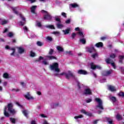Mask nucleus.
I'll use <instances>...</instances> for the list:
<instances>
[{
    "label": "nucleus",
    "mask_w": 124,
    "mask_h": 124,
    "mask_svg": "<svg viewBox=\"0 0 124 124\" xmlns=\"http://www.w3.org/2000/svg\"><path fill=\"white\" fill-rule=\"evenodd\" d=\"M3 78H5V79H8L9 78V74L7 73H5L3 75Z\"/></svg>",
    "instance_id": "24"
},
{
    "label": "nucleus",
    "mask_w": 124,
    "mask_h": 124,
    "mask_svg": "<svg viewBox=\"0 0 124 124\" xmlns=\"http://www.w3.org/2000/svg\"><path fill=\"white\" fill-rule=\"evenodd\" d=\"M95 101L96 102H98V105L96 106L97 108H99V109H101V110H103L104 109V108H103V106H102V101L100 98H95Z\"/></svg>",
    "instance_id": "4"
},
{
    "label": "nucleus",
    "mask_w": 124,
    "mask_h": 124,
    "mask_svg": "<svg viewBox=\"0 0 124 124\" xmlns=\"http://www.w3.org/2000/svg\"><path fill=\"white\" fill-rule=\"evenodd\" d=\"M7 108H8V111L12 114V115H14L16 113L15 109H13V104L12 103L8 104L7 106Z\"/></svg>",
    "instance_id": "3"
},
{
    "label": "nucleus",
    "mask_w": 124,
    "mask_h": 124,
    "mask_svg": "<svg viewBox=\"0 0 124 124\" xmlns=\"http://www.w3.org/2000/svg\"><path fill=\"white\" fill-rule=\"evenodd\" d=\"M106 39H107V37L106 36L101 37V40H102L103 41H104V40H106Z\"/></svg>",
    "instance_id": "50"
},
{
    "label": "nucleus",
    "mask_w": 124,
    "mask_h": 124,
    "mask_svg": "<svg viewBox=\"0 0 124 124\" xmlns=\"http://www.w3.org/2000/svg\"><path fill=\"white\" fill-rule=\"evenodd\" d=\"M37 26H38V27H39L40 28V27H41L42 25H41V23L38 22V23H37Z\"/></svg>",
    "instance_id": "59"
},
{
    "label": "nucleus",
    "mask_w": 124,
    "mask_h": 124,
    "mask_svg": "<svg viewBox=\"0 0 124 124\" xmlns=\"http://www.w3.org/2000/svg\"><path fill=\"white\" fill-rule=\"evenodd\" d=\"M90 65L91 69H93V70H94V69H96V65L93 64V63H91L90 64Z\"/></svg>",
    "instance_id": "23"
},
{
    "label": "nucleus",
    "mask_w": 124,
    "mask_h": 124,
    "mask_svg": "<svg viewBox=\"0 0 124 124\" xmlns=\"http://www.w3.org/2000/svg\"><path fill=\"white\" fill-rule=\"evenodd\" d=\"M53 34H60V32L59 31H54L53 32Z\"/></svg>",
    "instance_id": "58"
},
{
    "label": "nucleus",
    "mask_w": 124,
    "mask_h": 124,
    "mask_svg": "<svg viewBox=\"0 0 124 124\" xmlns=\"http://www.w3.org/2000/svg\"><path fill=\"white\" fill-rule=\"evenodd\" d=\"M97 122H98V120H95V121H93V124H97Z\"/></svg>",
    "instance_id": "63"
},
{
    "label": "nucleus",
    "mask_w": 124,
    "mask_h": 124,
    "mask_svg": "<svg viewBox=\"0 0 124 124\" xmlns=\"http://www.w3.org/2000/svg\"><path fill=\"white\" fill-rule=\"evenodd\" d=\"M86 49L88 52H89V53L90 54H92L93 52H96V50L94 49V47H93V46H87Z\"/></svg>",
    "instance_id": "6"
},
{
    "label": "nucleus",
    "mask_w": 124,
    "mask_h": 124,
    "mask_svg": "<svg viewBox=\"0 0 124 124\" xmlns=\"http://www.w3.org/2000/svg\"><path fill=\"white\" fill-rule=\"evenodd\" d=\"M119 96H122V97H124V93L123 92H121L118 93Z\"/></svg>",
    "instance_id": "38"
},
{
    "label": "nucleus",
    "mask_w": 124,
    "mask_h": 124,
    "mask_svg": "<svg viewBox=\"0 0 124 124\" xmlns=\"http://www.w3.org/2000/svg\"><path fill=\"white\" fill-rule=\"evenodd\" d=\"M11 50L13 51L12 53L10 54L11 56H15V52H16V49L15 48H11Z\"/></svg>",
    "instance_id": "25"
},
{
    "label": "nucleus",
    "mask_w": 124,
    "mask_h": 124,
    "mask_svg": "<svg viewBox=\"0 0 124 124\" xmlns=\"http://www.w3.org/2000/svg\"><path fill=\"white\" fill-rule=\"evenodd\" d=\"M116 118L117 120H118V121H121L123 120V117H122L121 115H120V114H117L116 115Z\"/></svg>",
    "instance_id": "18"
},
{
    "label": "nucleus",
    "mask_w": 124,
    "mask_h": 124,
    "mask_svg": "<svg viewBox=\"0 0 124 124\" xmlns=\"http://www.w3.org/2000/svg\"><path fill=\"white\" fill-rule=\"evenodd\" d=\"M49 68L51 70H55L56 72H60L61 70L59 68V63L54 62L52 64H50L49 66Z\"/></svg>",
    "instance_id": "2"
},
{
    "label": "nucleus",
    "mask_w": 124,
    "mask_h": 124,
    "mask_svg": "<svg viewBox=\"0 0 124 124\" xmlns=\"http://www.w3.org/2000/svg\"><path fill=\"white\" fill-rule=\"evenodd\" d=\"M92 99L89 98L88 100H86V103H90V102H92Z\"/></svg>",
    "instance_id": "51"
},
{
    "label": "nucleus",
    "mask_w": 124,
    "mask_h": 124,
    "mask_svg": "<svg viewBox=\"0 0 124 124\" xmlns=\"http://www.w3.org/2000/svg\"><path fill=\"white\" fill-rule=\"evenodd\" d=\"M48 28H49V29H51L52 30H55V26L54 25H49L48 26Z\"/></svg>",
    "instance_id": "47"
},
{
    "label": "nucleus",
    "mask_w": 124,
    "mask_h": 124,
    "mask_svg": "<svg viewBox=\"0 0 124 124\" xmlns=\"http://www.w3.org/2000/svg\"><path fill=\"white\" fill-rule=\"evenodd\" d=\"M40 115H41V117H42V118H46V116H45V114H40Z\"/></svg>",
    "instance_id": "60"
},
{
    "label": "nucleus",
    "mask_w": 124,
    "mask_h": 124,
    "mask_svg": "<svg viewBox=\"0 0 124 124\" xmlns=\"http://www.w3.org/2000/svg\"><path fill=\"white\" fill-rule=\"evenodd\" d=\"M78 74L80 75H88V72L85 70L79 69L78 70Z\"/></svg>",
    "instance_id": "8"
},
{
    "label": "nucleus",
    "mask_w": 124,
    "mask_h": 124,
    "mask_svg": "<svg viewBox=\"0 0 124 124\" xmlns=\"http://www.w3.org/2000/svg\"><path fill=\"white\" fill-rule=\"evenodd\" d=\"M52 19V17L49 14H46V15L44 16V20H51Z\"/></svg>",
    "instance_id": "11"
},
{
    "label": "nucleus",
    "mask_w": 124,
    "mask_h": 124,
    "mask_svg": "<svg viewBox=\"0 0 124 124\" xmlns=\"http://www.w3.org/2000/svg\"><path fill=\"white\" fill-rule=\"evenodd\" d=\"M119 62L120 63H123V60L124 59V55H119Z\"/></svg>",
    "instance_id": "20"
},
{
    "label": "nucleus",
    "mask_w": 124,
    "mask_h": 124,
    "mask_svg": "<svg viewBox=\"0 0 124 124\" xmlns=\"http://www.w3.org/2000/svg\"><path fill=\"white\" fill-rule=\"evenodd\" d=\"M98 57V54H97V53H94L92 55V57L93 59H95L96 58H97Z\"/></svg>",
    "instance_id": "30"
},
{
    "label": "nucleus",
    "mask_w": 124,
    "mask_h": 124,
    "mask_svg": "<svg viewBox=\"0 0 124 124\" xmlns=\"http://www.w3.org/2000/svg\"><path fill=\"white\" fill-rule=\"evenodd\" d=\"M25 52V49L22 47H18V53L19 54H22V53H24Z\"/></svg>",
    "instance_id": "17"
},
{
    "label": "nucleus",
    "mask_w": 124,
    "mask_h": 124,
    "mask_svg": "<svg viewBox=\"0 0 124 124\" xmlns=\"http://www.w3.org/2000/svg\"><path fill=\"white\" fill-rule=\"evenodd\" d=\"M95 46L97 47V48H101L103 47V43L102 42L97 43L95 45Z\"/></svg>",
    "instance_id": "15"
},
{
    "label": "nucleus",
    "mask_w": 124,
    "mask_h": 124,
    "mask_svg": "<svg viewBox=\"0 0 124 124\" xmlns=\"http://www.w3.org/2000/svg\"><path fill=\"white\" fill-rule=\"evenodd\" d=\"M110 100L112 101V102L113 103H115V102H116L117 101V98H116V97L115 96H111L110 97Z\"/></svg>",
    "instance_id": "19"
},
{
    "label": "nucleus",
    "mask_w": 124,
    "mask_h": 124,
    "mask_svg": "<svg viewBox=\"0 0 124 124\" xmlns=\"http://www.w3.org/2000/svg\"><path fill=\"white\" fill-rule=\"evenodd\" d=\"M76 37V33H72L71 34L72 39H74Z\"/></svg>",
    "instance_id": "41"
},
{
    "label": "nucleus",
    "mask_w": 124,
    "mask_h": 124,
    "mask_svg": "<svg viewBox=\"0 0 124 124\" xmlns=\"http://www.w3.org/2000/svg\"><path fill=\"white\" fill-rule=\"evenodd\" d=\"M69 31H70V28H67V29L63 30V32H64V34H68L69 33Z\"/></svg>",
    "instance_id": "21"
},
{
    "label": "nucleus",
    "mask_w": 124,
    "mask_h": 124,
    "mask_svg": "<svg viewBox=\"0 0 124 124\" xmlns=\"http://www.w3.org/2000/svg\"><path fill=\"white\" fill-rule=\"evenodd\" d=\"M47 40H49V41H52V40H53V39H52V37H47Z\"/></svg>",
    "instance_id": "55"
},
{
    "label": "nucleus",
    "mask_w": 124,
    "mask_h": 124,
    "mask_svg": "<svg viewBox=\"0 0 124 124\" xmlns=\"http://www.w3.org/2000/svg\"><path fill=\"white\" fill-rule=\"evenodd\" d=\"M106 62L108 64H110L111 63V62H113V61H112L110 58H108L105 60Z\"/></svg>",
    "instance_id": "22"
},
{
    "label": "nucleus",
    "mask_w": 124,
    "mask_h": 124,
    "mask_svg": "<svg viewBox=\"0 0 124 124\" xmlns=\"http://www.w3.org/2000/svg\"><path fill=\"white\" fill-rule=\"evenodd\" d=\"M46 58H47V59H48L50 61L52 60H57V57L53 56L47 55L46 56Z\"/></svg>",
    "instance_id": "16"
},
{
    "label": "nucleus",
    "mask_w": 124,
    "mask_h": 124,
    "mask_svg": "<svg viewBox=\"0 0 124 124\" xmlns=\"http://www.w3.org/2000/svg\"><path fill=\"white\" fill-rule=\"evenodd\" d=\"M110 64H111L112 66H113V68L114 69H116V65L115 64V63L114 62H110Z\"/></svg>",
    "instance_id": "46"
},
{
    "label": "nucleus",
    "mask_w": 124,
    "mask_h": 124,
    "mask_svg": "<svg viewBox=\"0 0 124 124\" xmlns=\"http://www.w3.org/2000/svg\"><path fill=\"white\" fill-rule=\"evenodd\" d=\"M4 115L5 117H9V113H8V112H7V111L4 112Z\"/></svg>",
    "instance_id": "45"
},
{
    "label": "nucleus",
    "mask_w": 124,
    "mask_h": 124,
    "mask_svg": "<svg viewBox=\"0 0 124 124\" xmlns=\"http://www.w3.org/2000/svg\"><path fill=\"white\" fill-rule=\"evenodd\" d=\"M7 36H8V37H13L14 36V33L10 32L7 34Z\"/></svg>",
    "instance_id": "26"
},
{
    "label": "nucleus",
    "mask_w": 124,
    "mask_h": 124,
    "mask_svg": "<svg viewBox=\"0 0 124 124\" xmlns=\"http://www.w3.org/2000/svg\"><path fill=\"white\" fill-rule=\"evenodd\" d=\"M55 21L58 22V23L56 24L57 29H62V28H63V25L61 24L62 21L61 19L56 17Z\"/></svg>",
    "instance_id": "5"
},
{
    "label": "nucleus",
    "mask_w": 124,
    "mask_h": 124,
    "mask_svg": "<svg viewBox=\"0 0 124 124\" xmlns=\"http://www.w3.org/2000/svg\"><path fill=\"white\" fill-rule=\"evenodd\" d=\"M109 57L110 58H111V59H115L116 56L115 53H111V55H110Z\"/></svg>",
    "instance_id": "37"
},
{
    "label": "nucleus",
    "mask_w": 124,
    "mask_h": 124,
    "mask_svg": "<svg viewBox=\"0 0 124 124\" xmlns=\"http://www.w3.org/2000/svg\"><path fill=\"white\" fill-rule=\"evenodd\" d=\"M78 35H79V36H81L82 38H84V37H85V36L84 35V34L82 33V31L78 32Z\"/></svg>",
    "instance_id": "28"
},
{
    "label": "nucleus",
    "mask_w": 124,
    "mask_h": 124,
    "mask_svg": "<svg viewBox=\"0 0 124 124\" xmlns=\"http://www.w3.org/2000/svg\"><path fill=\"white\" fill-rule=\"evenodd\" d=\"M61 76H63L65 75L66 79L69 80L70 79V77H72L74 79H76V77H75V75L71 72V71H68V73H66L64 72H62L60 74Z\"/></svg>",
    "instance_id": "1"
},
{
    "label": "nucleus",
    "mask_w": 124,
    "mask_h": 124,
    "mask_svg": "<svg viewBox=\"0 0 124 124\" xmlns=\"http://www.w3.org/2000/svg\"><path fill=\"white\" fill-rule=\"evenodd\" d=\"M78 87L79 89H81V86H80V82H78Z\"/></svg>",
    "instance_id": "62"
},
{
    "label": "nucleus",
    "mask_w": 124,
    "mask_h": 124,
    "mask_svg": "<svg viewBox=\"0 0 124 124\" xmlns=\"http://www.w3.org/2000/svg\"><path fill=\"white\" fill-rule=\"evenodd\" d=\"M31 124H36V123H35V121L33 120L31 121Z\"/></svg>",
    "instance_id": "64"
},
{
    "label": "nucleus",
    "mask_w": 124,
    "mask_h": 124,
    "mask_svg": "<svg viewBox=\"0 0 124 124\" xmlns=\"http://www.w3.org/2000/svg\"><path fill=\"white\" fill-rule=\"evenodd\" d=\"M62 16L64 18H66V13L62 12L61 14Z\"/></svg>",
    "instance_id": "44"
},
{
    "label": "nucleus",
    "mask_w": 124,
    "mask_h": 124,
    "mask_svg": "<svg viewBox=\"0 0 124 124\" xmlns=\"http://www.w3.org/2000/svg\"><path fill=\"white\" fill-rule=\"evenodd\" d=\"M70 5H71L73 8H76V7H78L79 6V5L76 3L71 4Z\"/></svg>",
    "instance_id": "29"
},
{
    "label": "nucleus",
    "mask_w": 124,
    "mask_h": 124,
    "mask_svg": "<svg viewBox=\"0 0 124 124\" xmlns=\"http://www.w3.org/2000/svg\"><path fill=\"white\" fill-rule=\"evenodd\" d=\"M112 72H113V70H110L109 71H107V75L108 76V75H110L112 74Z\"/></svg>",
    "instance_id": "40"
},
{
    "label": "nucleus",
    "mask_w": 124,
    "mask_h": 124,
    "mask_svg": "<svg viewBox=\"0 0 124 124\" xmlns=\"http://www.w3.org/2000/svg\"><path fill=\"white\" fill-rule=\"evenodd\" d=\"M102 75L104 76H107V71H104L102 73Z\"/></svg>",
    "instance_id": "49"
},
{
    "label": "nucleus",
    "mask_w": 124,
    "mask_h": 124,
    "mask_svg": "<svg viewBox=\"0 0 124 124\" xmlns=\"http://www.w3.org/2000/svg\"><path fill=\"white\" fill-rule=\"evenodd\" d=\"M11 9H12V11H13L14 13H15V14H16V15L19 14V12L18 11H17V9H18V7H11Z\"/></svg>",
    "instance_id": "10"
},
{
    "label": "nucleus",
    "mask_w": 124,
    "mask_h": 124,
    "mask_svg": "<svg viewBox=\"0 0 124 124\" xmlns=\"http://www.w3.org/2000/svg\"><path fill=\"white\" fill-rule=\"evenodd\" d=\"M19 23L20 24V26H24V25H25V24H26V23L21 21L19 22Z\"/></svg>",
    "instance_id": "54"
},
{
    "label": "nucleus",
    "mask_w": 124,
    "mask_h": 124,
    "mask_svg": "<svg viewBox=\"0 0 124 124\" xmlns=\"http://www.w3.org/2000/svg\"><path fill=\"white\" fill-rule=\"evenodd\" d=\"M75 31H80V28H79L78 27H77L75 28Z\"/></svg>",
    "instance_id": "61"
},
{
    "label": "nucleus",
    "mask_w": 124,
    "mask_h": 124,
    "mask_svg": "<svg viewBox=\"0 0 124 124\" xmlns=\"http://www.w3.org/2000/svg\"><path fill=\"white\" fill-rule=\"evenodd\" d=\"M36 8H37V6H36V5L32 6L31 8V13L35 14V9H36Z\"/></svg>",
    "instance_id": "13"
},
{
    "label": "nucleus",
    "mask_w": 124,
    "mask_h": 124,
    "mask_svg": "<svg viewBox=\"0 0 124 124\" xmlns=\"http://www.w3.org/2000/svg\"><path fill=\"white\" fill-rule=\"evenodd\" d=\"M20 18H21L22 21H23L24 22H26V18L24 17V16H23V15H20Z\"/></svg>",
    "instance_id": "43"
},
{
    "label": "nucleus",
    "mask_w": 124,
    "mask_h": 124,
    "mask_svg": "<svg viewBox=\"0 0 124 124\" xmlns=\"http://www.w3.org/2000/svg\"><path fill=\"white\" fill-rule=\"evenodd\" d=\"M5 48L7 50H11V48L9 46H6Z\"/></svg>",
    "instance_id": "56"
},
{
    "label": "nucleus",
    "mask_w": 124,
    "mask_h": 124,
    "mask_svg": "<svg viewBox=\"0 0 124 124\" xmlns=\"http://www.w3.org/2000/svg\"><path fill=\"white\" fill-rule=\"evenodd\" d=\"M23 115H24V116H25V117H28V112H27V110H24L22 112Z\"/></svg>",
    "instance_id": "42"
},
{
    "label": "nucleus",
    "mask_w": 124,
    "mask_h": 124,
    "mask_svg": "<svg viewBox=\"0 0 124 124\" xmlns=\"http://www.w3.org/2000/svg\"><path fill=\"white\" fill-rule=\"evenodd\" d=\"M83 116L82 115H78V116H76L75 117H74V119H75L76 120H77V119H82V118H83Z\"/></svg>",
    "instance_id": "34"
},
{
    "label": "nucleus",
    "mask_w": 124,
    "mask_h": 124,
    "mask_svg": "<svg viewBox=\"0 0 124 124\" xmlns=\"http://www.w3.org/2000/svg\"><path fill=\"white\" fill-rule=\"evenodd\" d=\"M71 22V21L70 20V19H68L65 21V24H70Z\"/></svg>",
    "instance_id": "48"
},
{
    "label": "nucleus",
    "mask_w": 124,
    "mask_h": 124,
    "mask_svg": "<svg viewBox=\"0 0 124 124\" xmlns=\"http://www.w3.org/2000/svg\"><path fill=\"white\" fill-rule=\"evenodd\" d=\"M92 93V91L89 88L86 89L83 92V94L84 95H91Z\"/></svg>",
    "instance_id": "7"
},
{
    "label": "nucleus",
    "mask_w": 124,
    "mask_h": 124,
    "mask_svg": "<svg viewBox=\"0 0 124 124\" xmlns=\"http://www.w3.org/2000/svg\"><path fill=\"white\" fill-rule=\"evenodd\" d=\"M96 69H101V66H100L98 65H96Z\"/></svg>",
    "instance_id": "53"
},
{
    "label": "nucleus",
    "mask_w": 124,
    "mask_h": 124,
    "mask_svg": "<svg viewBox=\"0 0 124 124\" xmlns=\"http://www.w3.org/2000/svg\"><path fill=\"white\" fill-rule=\"evenodd\" d=\"M53 53H54V49H50L48 52V55H49V56H52V55H53Z\"/></svg>",
    "instance_id": "35"
},
{
    "label": "nucleus",
    "mask_w": 124,
    "mask_h": 124,
    "mask_svg": "<svg viewBox=\"0 0 124 124\" xmlns=\"http://www.w3.org/2000/svg\"><path fill=\"white\" fill-rule=\"evenodd\" d=\"M10 121H11L12 124H15L16 123V120L14 118H10Z\"/></svg>",
    "instance_id": "39"
},
{
    "label": "nucleus",
    "mask_w": 124,
    "mask_h": 124,
    "mask_svg": "<svg viewBox=\"0 0 124 124\" xmlns=\"http://www.w3.org/2000/svg\"><path fill=\"white\" fill-rule=\"evenodd\" d=\"M57 49L60 52H63V48L62 47V46H58L57 47Z\"/></svg>",
    "instance_id": "27"
},
{
    "label": "nucleus",
    "mask_w": 124,
    "mask_h": 124,
    "mask_svg": "<svg viewBox=\"0 0 124 124\" xmlns=\"http://www.w3.org/2000/svg\"><path fill=\"white\" fill-rule=\"evenodd\" d=\"M28 1H31V3H33V2H35L36 1V0H27Z\"/></svg>",
    "instance_id": "57"
},
{
    "label": "nucleus",
    "mask_w": 124,
    "mask_h": 124,
    "mask_svg": "<svg viewBox=\"0 0 124 124\" xmlns=\"http://www.w3.org/2000/svg\"><path fill=\"white\" fill-rule=\"evenodd\" d=\"M108 89L109 91H110V92H116V88H115V86H113L112 85H109L108 87Z\"/></svg>",
    "instance_id": "12"
},
{
    "label": "nucleus",
    "mask_w": 124,
    "mask_h": 124,
    "mask_svg": "<svg viewBox=\"0 0 124 124\" xmlns=\"http://www.w3.org/2000/svg\"><path fill=\"white\" fill-rule=\"evenodd\" d=\"M7 23H8V20H2V22L1 23V25H2V26H4V25H6V24H7Z\"/></svg>",
    "instance_id": "33"
},
{
    "label": "nucleus",
    "mask_w": 124,
    "mask_h": 124,
    "mask_svg": "<svg viewBox=\"0 0 124 124\" xmlns=\"http://www.w3.org/2000/svg\"><path fill=\"white\" fill-rule=\"evenodd\" d=\"M24 97L28 100H30V99H33V97L31 96L29 93H28L27 94L25 95Z\"/></svg>",
    "instance_id": "14"
},
{
    "label": "nucleus",
    "mask_w": 124,
    "mask_h": 124,
    "mask_svg": "<svg viewBox=\"0 0 124 124\" xmlns=\"http://www.w3.org/2000/svg\"><path fill=\"white\" fill-rule=\"evenodd\" d=\"M43 43L41 42L40 41L37 42V46H39V47H41L42 46H43Z\"/></svg>",
    "instance_id": "32"
},
{
    "label": "nucleus",
    "mask_w": 124,
    "mask_h": 124,
    "mask_svg": "<svg viewBox=\"0 0 124 124\" xmlns=\"http://www.w3.org/2000/svg\"><path fill=\"white\" fill-rule=\"evenodd\" d=\"M80 42L82 43V44H86V39L83 38L82 39H80Z\"/></svg>",
    "instance_id": "31"
},
{
    "label": "nucleus",
    "mask_w": 124,
    "mask_h": 124,
    "mask_svg": "<svg viewBox=\"0 0 124 124\" xmlns=\"http://www.w3.org/2000/svg\"><path fill=\"white\" fill-rule=\"evenodd\" d=\"M30 56L32 58H33L34 57H35V53H34L33 51H31L30 52Z\"/></svg>",
    "instance_id": "36"
},
{
    "label": "nucleus",
    "mask_w": 124,
    "mask_h": 124,
    "mask_svg": "<svg viewBox=\"0 0 124 124\" xmlns=\"http://www.w3.org/2000/svg\"><path fill=\"white\" fill-rule=\"evenodd\" d=\"M42 63H43L45 65H47V64H48V63L47 62H46V61H42Z\"/></svg>",
    "instance_id": "52"
},
{
    "label": "nucleus",
    "mask_w": 124,
    "mask_h": 124,
    "mask_svg": "<svg viewBox=\"0 0 124 124\" xmlns=\"http://www.w3.org/2000/svg\"><path fill=\"white\" fill-rule=\"evenodd\" d=\"M82 113H84L85 115H86V116H88V117H92L93 116V113L89 112L86 111L85 109H82L81 110Z\"/></svg>",
    "instance_id": "9"
}]
</instances>
